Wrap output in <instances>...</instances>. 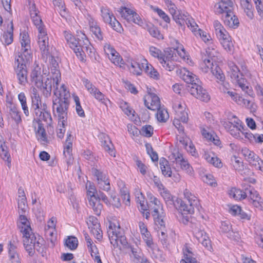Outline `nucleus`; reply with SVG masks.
Returning a JSON list of instances; mask_svg holds the SVG:
<instances>
[{"mask_svg":"<svg viewBox=\"0 0 263 263\" xmlns=\"http://www.w3.org/2000/svg\"><path fill=\"white\" fill-rule=\"evenodd\" d=\"M182 79L189 84L187 89L192 96L202 101L208 102L210 100V96L206 90L199 85L200 81L196 75L185 70L182 75Z\"/></svg>","mask_w":263,"mask_h":263,"instance_id":"obj_1","label":"nucleus"},{"mask_svg":"<svg viewBox=\"0 0 263 263\" xmlns=\"http://www.w3.org/2000/svg\"><path fill=\"white\" fill-rule=\"evenodd\" d=\"M44 71L38 65L34 66L30 74L31 80L35 86L42 91L44 96L48 98L51 95L52 86L55 78H47L43 82Z\"/></svg>","mask_w":263,"mask_h":263,"instance_id":"obj_2","label":"nucleus"},{"mask_svg":"<svg viewBox=\"0 0 263 263\" xmlns=\"http://www.w3.org/2000/svg\"><path fill=\"white\" fill-rule=\"evenodd\" d=\"M64 34L65 39L70 47L73 50L78 58L83 61L85 50L87 52L89 49L91 50V49L88 46L90 42L86 35L84 33H81V35H79L80 37L76 38L71 34L66 31L64 32ZM91 52L90 51V52Z\"/></svg>","mask_w":263,"mask_h":263,"instance_id":"obj_3","label":"nucleus"},{"mask_svg":"<svg viewBox=\"0 0 263 263\" xmlns=\"http://www.w3.org/2000/svg\"><path fill=\"white\" fill-rule=\"evenodd\" d=\"M198 203L197 199L191 200L189 199L182 200L181 199H178L176 200L177 205L183 216L182 221L184 224H186L190 221L191 215L195 212V209L199 210Z\"/></svg>","mask_w":263,"mask_h":263,"instance_id":"obj_4","label":"nucleus"},{"mask_svg":"<svg viewBox=\"0 0 263 263\" xmlns=\"http://www.w3.org/2000/svg\"><path fill=\"white\" fill-rule=\"evenodd\" d=\"M52 109L55 116H57L59 120V125L61 123L63 126L67 125V115L69 106V101L63 100L61 99L55 98L53 99Z\"/></svg>","mask_w":263,"mask_h":263,"instance_id":"obj_5","label":"nucleus"},{"mask_svg":"<svg viewBox=\"0 0 263 263\" xmlns=\"http://www.w3.org/2000/svg\"><path fill=\"white\" fill-rule=\"evenodd\" d=\"M230 69L229 71V76L232 80L237 83L242 91L248 96L253 97V92L251 88L249 86L246 79L243 78V75L240 72L238 67L235 64H232L230 66Z\"/></svg>","mask_w":263,"mask_h":263,"instance_id":"obj_6","label":"nucleus"},{"mask_svg":"<svg viewBox=\"0 0 263 263\" xmlns=\"http://www.w3.org/2000/svg\"><path fill=\"white\" fill-rule=\"evenodd\" d=\"M30 58L27 57V55H25V57L24 58L23 54L21 53L20 55H18V58H16L15 60V64H17L15 72L19 83L22 85H25L27 82V70L26 64L29 60Z\"/></svg>","mask_w":263,"mask_h":263,"instance_id":"obj_7","label":"nucleus"},{"mask_svg":"<svg viewBox=\"0 0 263 263\" xmlns=\"http://www.w3.org/2000/svg\"><path fill=\"white\" fill-rule=\"evenodd\" d=\"M98 193L95 186L90 184L87 191V196L90 206L93 209L95 213L99 216L101 214L103 205L97 201L96 195Z\"/></svg>","mask_w":263,"mask_h":263,"instance_id":"obj_8","label":"nucleus"},{"mask_svg":"<svg viewBox=\"0 0 263 263\" xmlns=\"http://www.w3.org/2000/svg\"><path fill=\"white\" fill-rule=\"evenodd\" d=\"M91 172L97 178L98 187L106 192L109 191L110 185L106 175L102 171L95 167L91 168Z\"/></svg>","mask_w":263,"mask_h":263,"instance_id":"obj_9","label":"nucleus"},{"mask_svg":"<svg viewBox=\"0 0 263 263\" xmlns=\"http://www.w3.org/2000/svg\"><path fill=\"white\" fill-rule=\"evenodd\" d=\"M123 17L128 22H133L139 26H142L143 22L138 14L126 7H121L119 11Z\"/></svg>","mask_w":263,"mask_h":263,"instance_id":"obj_10","label":"nucleus"},{"mask_svg":"<svg viewBox=\"0 0 263 263\" xmlns=\"http://www.w3.org/2000/svg\"><path fill=\"white\" fill-rule=\"evenodd\" d=\"M244 190L246 192V197L249 196L252 200L254 206L261 210L262 202L259 193L251 185L246 184L245 183H244Z\"/></svg>","mask_w":263,"mask_h":263,"instance_id":"obj_11","label":"nucleus"},{"mask_svg":"<svg viewBox=\"0 0 263 263\" xmlns=\"http://www.w3.org/2000/svg\"><path fill=\"white\" fill-rule=\"evenodd\" d=\"M244 190L246 192V197L249 196L252 200L254 206L261 210L262 202L259 193L251 185L246 184L245 183H244Z\"/></svg>","mask_w":263,"mask_h":263,"instance_id":"obj_12","label":"nucleus"},{"mask_svg":"<svg viewBox=\"0 0 263 263\" xmlns=\"http://www.w3.org/2000/svg\"><path fill=\"white\" fill-rule=\"evenodd\" d=\"M233 10L230 9L223 10V12L222 13L223 14L222 19L226 25L235 28L238 27L239 22L237 17L234 15Z\"/></svg>","mask_w":263,"mask_h":263,"instance_id":"obj_13","label":"nucleus"},{"mask_svg":"<svg viewBox=\"0 0 263 263\" xmlns=\"http://www.w3.org/2000/svg\"><path fill=\"white\" fill-rule=\"evenodd\" d=\"M144 101L145 106L150 110H156L161 107L159 98L154 93L148 92Z\"/></svg>","mask_w":263,"mask_h":263,"instance_id":"obj_14","label":"nucleus"},{"mask_svg":"<svg viewBox=\"0 0 263 263\" xmlns=\"http://www.w3.org/2000/svg\"><path fill=\"white\" fill-rule=\"evenodd\" d=\"M169 11L177 24L180 26L184 25L185 19L187 20V13H182L181 10H177L176 7H170Z\"/></svg>","mask_w":263,"mask_h":263,"instance_id":"obj_15","label":"nucleus"},{"mask_svg":"<svg viewBox=\"0 0 263 263\" xmlns=\"http://www.w3.org/2000/svg\"><path fill=\"white\" fill-rule=\"evenodd\" d=\"M17 226L24 236H26V235L29 234V232L32 231L30 222L25 214L19 215Z\"/></svg>","mask_w":263,"mask_h":263,"instance_id":"obj_16","label":"nucleus"},{"mask_svg":"<svg viewBox=\"0 0 263 263\" xmlns=\"http://www.w3.org/2000/svg\"><path fill=\"white\" fill-rule=\"evenodd\" d=\"M58 79L55 80V85L53 83L52 85L54 88L56 87L55 89L54 90V95L55 96L56 98L61 99L65 101H69L70 93L66 89V86L63 84L61 86L60 90L58 89Z\"/></svg>","mask_w":263,"mask_h":263,"instance_id":"obj_17","label":"nucleus"},{"mask_svg":"<svg viewBox=\"0 0 263 263\" xmlns=\"http://www.w3.org/2000/svg\"><path fill=\"white\" fill-rule=\"evenodd\" d=\"M21 43L22 45L23 56L25 57V55H27V57H30V55L28 52V50L30 49V41L29 39V36L25 32H23L21 33Z\"/></svg>","mask_w":263,"mask_h":263,"instance_id":"obj_18","label":"nucleus"},{"mask_svg":"<svg viewBox=\"0 0 263 263\" xmlns=\"http://www.w3.org/2000/svg\"><path fill=\"white\" fill-rule=\"evenodd\" d=\"M139 226L144 240L148 247H151L153 245V239L150 233L147 230L146 226L143 222H140Z\"/></svg>","mask_w":263,"mask_h":263,"instance_id":"obj_19","label":"nucleus"},{"mask_svg":"<svg viewBox=\"0 0 263 263\" xmlns=\"http://www.w3.org/2000/svg\"><path fill=\"white\" fill-rule=\"evenodd\" d=\"M195 236L198 242L202 243L205 247L208 248L211 247V241L204 231L198 230L195 232Z\"/></svg>","mask_w":263,"mask_h":263,"instance_id":"obj_20","label":"nucleus"},{"mask_svg":"<svg viewBox=\"0 0 263 263\" xmlns=\"http://www.w3.org/2000/svg\"><path fill=\"white\" fill-rule=\"evenodd\" d=\"M232 122H225L224 125L225 127L228 129L230 134L232 136L237 139H242L241 136L242 135L241 132H242L241 129V127H240L237 125H230V124H232Z\"/></svg>","mask_w":263,"mask_h":263,"instance_id":"obj_21","label":"nucleus"},{"mask_svg":"<svg viewBox=\"0 0 263 263\" xmlns=\"http://www.w3.org/2000/svg\"><path fill=\"white\" fill-rule=\"evenodd\" d=\"M220 41L221 44L224 49L227 51H231L233 47V44L231 41V37L228 32L224 33V35H221L217 37Z\"/></svg>","mask_w":263,"mask_h":263,"instance_id":"obj_22","label":"nucleus"},{"mask_svg":"<svg viewBox=\"0 0 263 263\" xmlns=\"http://www.w3.org/2000/svg\"><path fill=\"white\" fill-rule=\"evenodd\" d=\"M243 189L232 188L229 191V195L236 200H240L246 198V192L244 190V183L242 184Z\"/></svg>","mask_w":263,"mask_h":263,"instance_id":"obj_23","label":"nucleus"},{"mask_svg":"<svg viewBox=\"0 0 263 263\" xmlns=\"http://www.w3.org/2000/svg\"><path fill=\"white\" fill-rule=\"evenodd\" d=\"M159 164L162 174L166 177H171L172 172L168 161L165 158H161Z\"/></svg>","mask_w":263,"mask_h":263,"instance_id":"obj_24","label":"nucleus"},{"mask_svg":"<svg viewBox=\"0 0 263 263\" xmlns=\"http://www.w3.org/2000/svg\"><path fill=\"white\" fill-rule=\"evenodd\" d=\"M44 240L40 235H38L37 241L33 246L34 249L41 254L43 257H47V249L44 246Z\"/></svg>","mask_w":263,"mask_h":263,"instance_id":"obj_25","label":"nucleus"},{"mask_svg":"<svg viewBox=\"0 0 263 263\" xmlns=\"http://www.w3.org/2000/svg\"><path fill=\"white\" fill-rule=\"evenodd\" d=\"M8 107L9 108V114L11 118L15 121L17 124L20 123L22 122V119L20 112L17 107L11 103H10V105Z\"/></svg>","mask_w":263,"mask_h":263,"instance_id":"obj_26","label":"nucleus"},{"mask_svg":"<svg viewBox=\"0 0 263 263\" xmlns=\"http://www.w3.org/2000/svg\"><path fill=\"white\" fill-rule=\"evenodd\" d=\"M216 12L218 13H222L224 9H233V3L232 0H221L218 4Z\"/></svg>","mask_w":263,"mask_h":263,"instance_id":"obj_27","label":"nucleus"},{"mask_svg":"<svg viewBox=\"0 0 263 263\" xmlns=\"http://www.w3.org/2000/svg\"><path fill=\"white\" fill-rule=\"evenodd\" d=\"M184 259H182L180 263H197L196 259L194 257V254L191 250L186 248L184 251Z\"/></svg>","mask_w":263,"mask_h":263,"instance_id":"obj_28","label":"nucleus"},{"mask_svg":"<svg viewBox=\"0 0 263 263\" xmlns=\"http://www.w3.org/2000/svg\"><path fill=\"white\" fill-rule=\"evenodd\" d=\"M109 230L108 231V237L109 238L110 243L114 246H118V241L119 239V234L117 231H114L112 229V224H109Z\"/></svg>","mask_w":263,"mask_h":263,"instance_id":"obj_29","label":"nucleus"},{"mask_svg":"<svg viewBox=\"0 0 263 263\" xmlns=\"http://www.w3.org/2000/svg\"><path fill=\"white\" fill-rule=\"evenodd\" d=\"M44 39L39 38L38 43L39 44L40 48L42 51L43 54L47 55L49 54V45H48V39H46V37Z\"/></svg>","mask_w":263,"mask_h":263,"instance_id":"obj_30","label":"nucleus"},{"mask_svg":"<svg viewBox=\"0 0 263 263\" xmlns=\"http://www.w3.org/2000/svg\"><path fill=\"white\" fill-rule=\"evenodd\" d=\"M65 246L71 250H76L78 246V241L74 236H68L65 241Z\"/></svg>","mask_w":263,"mask_h":263,"instance_id":"obj_31","label":"nucleus"},{"mask_svg":"<svg viewBox=\"0 0 263 263\" xmlns=\"http://www.w3.org/2000/svg\"><path fill=\"white\" fill-rule=\"evenodd\" d=\"M32 95L31 96V108L37 109L40 107V105L41 103V100L39 95L37 93L35 88L33 89Z\"/></svg>","mask_w":263,"mask_h":263,"instance_id":"obj_32","label":"nucleus"},{"mask_svg":"<svg viewBox=\"0 0 263 263\" xmlns=\"http://www.w3.org/2000/svg\"><path fill=\"white\" fill-rule=\"evenodd\" d=\"M157 110L156 116L157 120L161 122H165L169 118L167 110L160 107Z\"/></svg>","mask_w":263,"mask_h":263,"instance_id":"obj_33","label":"nucleus"},{"mask_svg":"<svg viewBox=\"0 0 263 263\" xmlns=\"http://www.w3.org/2000/svg\"><path fill=\"white\" fill-rule=\"evenodd\" d=\"M101 11L103 19L105 23H109L112 21L113 16H114L110 13V11L107 8L102 7Z\"/></svg>","mask_w":263,"mask_h":263,"instance_id":"obj_34","label":"nucleus"},{"mask_svg":"<svg viewBox=\"0 0 263 263\" xmlns=\"http://www.w3.org/2000/svg\"><path fill=\"white\" fill-rule=\"evenodd\" d=\"M102 136H103V138L104 139V140L102 141V146L104 147V149L106 151H107L111 156L115 157V152L114 150L111 148L112 145L109 140H108V142L109 143V144H108L107 141L106 140V139H108V137L105 135H102Z\"/></svg>","mask_w":263,"mask_h":263,"instance_id":"obj_35","label":"nucleus"},{"mask_svg":"<svg viewBox=\"0 0 263 263\" xmlns=\"http://www.w3.org/2000/svg\"><path fill=\"white\" fill-rule=\"evenodd\" d=\"M147 31L149 34L154 37L158 39H162L163 35L159 31L158 29L152 24L147 25Z\"/></svg>","mask_w":263,"mask_h":263,"instance_id":"obj_36","label":"nucleus"},{"mask_svg":"<svg viewBox=\"0 0 263 263\" xmlns=\"http://www.w3.org/2000/svg\"><path fill=\"white\" fill-rule=\"evenodd\" d=\"M39 234H35L32 233V231L29 232V234L26 236H24L25 237V239L24 240V242L29 243L33 246L36 243V241H37Z\"/></svg>","mask_w":263,"mask_h":263,"instance_id":"obj_37","label":"nucleus"},{"mask_svg":"<svg viewBox=\"0 0 263 263\" xmlns=\"http://www.w3.org/2000/svg\"><path fill=\"white\" fill-rule=\"evenodd\" d=\"M11 26L10 30L7 31L6 32H4L3 38L4 40V42L7 45H9L13 42V26L12 22L11 23Z\"/></svg>","mask_w":263,"mask_h":263,"instance_id":"obj_38","label":"nucleus"},{"mask_svg":"<svg viewBox=\"0 0 263 263\" xmlns=\"http://www.w3.org/2000/svg\"><path fill=\"white\" fill-rule=\"evenodd\" d=\"M160 62L162 66L168 71H172L175 69V66L173 61L170 60H166L164 57H160Z\"/></svg>","mask_w":263,"mask_h":263,"instance_id":"obj_39","label":"nucleus"},{"mask_svg":"<svg viewBox=\"0 0 263 263\" xmlns=\"http://www.w3.org/2000/svg\"><path fill=\"white\" fill-rule=\"evenodd\" d=\"M37 134L39 136V138L44 143H48L45 129H44L43 124L40 122H38Z\"/></svg>","mask_w":263,"mask_h":263,"instance_id":"obj_40","label":"nucleus"},{"mask_svg":"<svg viewBox=\"0 0 263 263\" xmlns=\"http://www.w3.org/2000/svg\"><path fill=\"white\" fill-rule=\"evenodd\" d=\"M26 202V197H23L21 199H18V212L19 215L25 214L27 209Z\"/></svg>","mask_w":263,"mask_h":263,"instance_id":"obj_41","label":"nucleus"},{"mask_svg":"<svg viewBox=\"0 0 263 263\" xmlns=\"http://www.w3.org/2000/svg\"><path fill=\"white\" fill-rule=\"evenodd\" d=\"M213 74L216 78L221 82H223L225 80V77L221 69L218 66H215V68H212V71Z\"/></svg>","mask_w":263,"mask_h":263,"instance_id":"obj_42","label":"nucleus"},{"mask_svg":"<svg viewBox=\"0 0 263 263\" xmlns=\"http://www.w3.org/2000/svg\"><path fill=\"white\" fill-rule=\"evenodd\" d=\"M90 30L96 37L100 41L102 40L103 37L101 28L96 24H93V23L92 24L90 25Z\"/></svg>","mask_w":263,"mask_h":263,"instance_id":"obj_43","label":"nucleus"},{"mask_svg":"<svg viewBox=\"0 0 263 263\" xmlns=\"http://www.w3.org/2000/svg\"><path fill=\"white\" fill-rule=\"evenodd\" d=\"M140 134L145 137H151L153 134V127L150 125H146L142 127Z\"/></svg>","mask_w":263,"mask_h":263,"instance_id":"obj_44","label":"nucleus"},{"mask_svg":"<svg viewBox=\"0 0 263 263\" xmlns=\"http://www.w3.org/2000/svg\"><path fill=\"white\" fill-rule=\"evenodd\" d=\"M214 26L215 28L216 34L217 37L222 35H224V33L227 32L218 21H214Z\"/></svg>","mask_w":263,"mask_h":263,"instance_id":"obj_45","label":"nucleus"},{"mask_svg":"<svg viewBox=\"0 0 263 263\" xmlns=\"http://www.w3.org/2000/svg\"><path fill=\"white\" fill-rule=\"evenodd\" d=\"M50 63L51 65V72L56 74L55 79H56L57 80L58 79V75H60V70L58 69L59 64L53 58V57H51L50 59Z\"/></svg>","mask_w":263,"mask_h":263,"instance_id":"obj_46","label":"nucleus"},{"mask_svg":"<svg viewBox=\"0 0 263 263\" xmlns=\"http://www.w3.org/2000/svg\"><path fill=\"white\" fill-rule=\"evenodd\" d=\"M210 48H208L206 50V53L207 54L208 56V58H204L203 59L204 63L205 64V66L208 68H210L211 69V71H212V68H215L214 66L213 65V62L211 61L212 59V54L211 51H210Z\"/></svg>","mask_w":263,"mask_h":263,"instance_id":"obj_47","label":"nucleus"},{"mask_svg":"<svg viewBox=\"0 0 263 263\" xmlns=\"http://www.w3.org/2000/svg\"><path fill=\"white\" fill-rule=\"evenodd\" d=\"M241 153L248 162L250 161V160H252L254 157L256 158V159H258V156L247 148H243Z\"/></svg>","mask_w":263,"mask_h":263,"instance_id":"obj_48","label":"nucleus"},{"mask_svg":"<svg viewBox=\"0 0 263 263\" xmlns=\"http://www.w3.org/2000/svg\"><path fill=\"white\" fill-rule=\"evenodd\" d=\"M53 5L59 7L60 11V14L62 17H65L66 14V8L64 7V4L62 0H53Z\"/></svg>","mask_w":263,"mask_h":263,"instance_id":"obj_49","label":"nucleus"},{"mask_svg":"<svg viewBox=\"0 0 263 263\" xmlns=\"http://www.w3.org/2000/svg\"><path fill=\"white\" fill-rule=\"evenodd\" d=\"M159 192L166 202H170L171 204L173 202V197L166 188H164Z\"/></svg>","mask_w":263,"mask_h":263,"instance_id":"obj_50","label":"nucleus"},{"mask_svg":"<svg viewBox=\"0 0 263 263\" xmlns=\"http://www.w3.org/2000/svg\"><path fill=\"white\" fill-rule=\"evenodd\" d=\"M175 118L179 119L183 123H186L188 121V115L186 112L177 111Z\"/></svg>","mask_w":263,"mask_h":263,"instance_id":"obj_51","label":"nucleus"},{"mask_svg":"<svg viewBox=\"0 0 263 263\" xmlns=\"http://www.w3.org/2000/svg\"><path fill=\"white\" fill-rule=\"evenodd\" d=\"M179 164L182 170L185 171L188 174H192L193 168L185 159L182 160Z\"/></svg>","mask_w":263,"mask_h":263,"instance_id":"obj_52","label":"nucleus"},{"mask_svg":"<svg viewBox=\"0 0 263 263\" xmlns=\"http://www.w3.org/2000/svg\"><path fill=\"white\" fill-rule=\"evenodd\" d=\"M50 228H49L48 230H46V234H49L48 239L50 240V242L52 243V246H54V242L57 240V235L55 233V230L53 228H51V229H50Z\"/></svg>","mask_w":263,"mask_h":263,"instance_id":"obj_53","label":"nucleus"},{"mask_svg":"<svg viewBox=\"0 0 263 263\" xmlns=\"http://www.w3.org/2000/svg\"><path fill=\"white\" fill-rule=\"evenodd\" d=\"M163 213L161 214L158 213L156 216H153L155 224L164 227L165 222L163 220Z\"/></svg>","mask_w":263,"mask_h":263,"instance_id":"obj_54","label":"nucleus"},{"mask_svg":"<svg viewBox=\"0 0 263 263\" xmlns=\"http://www.w3.org/2000/svg\"><path fill=\"white\" fill-rule=\"evenodd\" d=\"M91 232L98 240H101L102 238V231L100 227L90 228Z\"/></svg>","mask_w":263,"mask_h":263,"instance_id":"obj_55","label":"nucleus"},{"mask_svg":"<svg viewBox=\"0 0 263 263\" xmlns=\"http://www.w3.org/2000/svg\"><path fill=\"white\" fill-rule=\"evenodd\" d=\"M131 66L133 69H131L132 72L136 75H140L142 72V68L141 67V65L136 62H134V63H132Z\"/></svg>","mask_w":263,"mask_h":263,"instance_id":"obj_56","label":"nucleus"},{"mask_svg":"<svg viewBox=\"0 0 263 263\" xmlns=\"http://www.w3.org/2000/svg\"><path fill=\"white\" fill-rule=\"evenodd\" d=\"M221 231L226 233H230L232 231V226L229 221H222L221 222Z\"/></svg>","mask_w":263,"mask_h":263,"instance_id":"obj_57","label":"nucleus"},{"mask_svg":"<svg viewBox=\"0 0 263 263\" xmlns=\"http://www.w3.org/2000/svg\"><path fill=\"white\" fill-rule=\"evenodd\" d=\"M97 201L100 202V200H102L107 205L110 204V202L107 196L101 191H99L96 195Z\"/></svg>","mask_w":263,"mask_h":263,"instance_id":"obj_58","label":"nucleus"},{"mask_svg":"<svg viewBox=\"0 0 263 263\" xmlns=\"http://www.w3.org/2000/svg\"><path fill=\"white\" fill-rule=\"evenodd\" d=\"M108 24L117 32H120L121 30H122L120 23L116 20L115 16H113L112 21Z\"/></svg>","mask_w":263,"mask_h":263,"instance_id":"obj_59","label":"nucleus"},{"mask_svg":"<svg viewBox=\"0 0 263 263\" xmlns=\"http://www.w3.org/2000/svg\"><path fill=\"white\" fill-rule=\"evenodd\" d=\"M87 224L89 226V228L95 227H100L98 219L93 216H90L89 217Z\"/></svg>","mask_w":263,"mask_h":263,"instance_id":"obj_60","label":"nucleus"},{"mask_svg":"<svg viewBox=\"0 0 263 263\" xmlns=\"http://www.w3.org/2000/svg\"><path fill=\"white\" fill-rule=\"evenodd\" d=\"M262 163V161L259 158L258 156V159H256V158H253L252 160H250L249 162L250 164L254 166L257 170L261 171V165L260 164Z\"/></svg>","mask_w":263,"mask_h":263,"instance_id":"obj_61","label":"nucleus"},{"mask_svg":"<svg viewBox=\"0 0 263 263\" xmlns=\"http://www.w3.org/2000/svg\"><path fill=\"white\" fill-rule=\"evenodd\" d=\"M108 50L110 52V54L111 55L112 58L115 60L114 63L117 62V63H119L120 60V57L118 56L119 53L115 50L114 48L110 47V45L108 46Z\"/></svg>","mask_w":263,"mask_h":263,"instance_id":"obj_62","label":"nucleus"},{"mask_svg":"<svg viewBox=\"0 0 263 263\" xmlns=\"http://www.w3.org/2000/svg\"><path fill=\"white\" fill-rule=\"evenodd\" d=\"M39 121L41 123V120H44L47 123L50 124L51 122L52 118L50 114L47 111L42 112V116L40 118H38Z\"/></svg>","mask_w":263,"mask_h":263,"instance_id":"obj_63","label":"nucleus"},{"mask_svg":"<svg viewBox=\"0 0 263 263\" xmlns=\"http://www.w3.org/2000/svg\"><path fill=\"white\" fill-rule=\"evenodd\" d=\"M136 162L140 173L143 175H145L147 172V167L141 160H137Z\"/></svg>","mask_w":263,"mask_h":263,"instance_id":"obj_64","label":"nucleus"}]
</instances>
